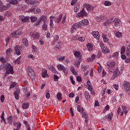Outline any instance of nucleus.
I'll return each instance as SVG.
<instances>
[{
	"label": "nucleus",
	"instance_id": "obj_1",
	"mask_svg": "<svg viewBox=\"0 0 130 130\" xmlns=\"http://www.w3.org/2000/svg\"><path fill=\"white\" fill-rule=\"evenodd\" d=\"M0 61H2V64L0 65V70H2L4 68L6 70V73L4 74V76L7 77V75L13 74L14 73L13 67L10 63H7L5 65V63L7 62L6 60L3 57L0 58Z\"/></svg>",
	"mask_w": 130,
	"mask_h": 130
},
{
	"label": "nucleus",
	"instance_id": "obj_2",
	"mask_svg": "<svg viewBox=\"0 0 130 130\" xmlns=\"http://www.w3.org/2000/svg\"><path fill=\"white\" fill-rule=\"evenodd\" d=\"M89 24V21L87 19H84L79 21L78 23H74L72 26L71 33L73 34L77 28H81L83 25H87Z\"/></svg>",
	"mask_w": 130,
	"mask_h": 130
},
{
	"label": "nucleus",
	"instance_id": "obj_3",
	"mask_svg": "<svg viewBox=\"0 0 130 130\" xmlns=\"http://www.w3.org/2000/svg\"><path fill=\"white\" fill-rule=\"evenodd\" d=\"M47 17L46 15L41 16L38 19V20L36 21L35 23H34V26H38L40 25L41 23L43 22V23L47 22Z\"/></svg>",
	"mask_w": 130,
	"mask_h": 130
},
{
	"label": "nucleus",
	"instance_id": "obj_4",
	"mask_svg": "<svg viewBox=\"0 0 130 130\" xmlns=\"http://www.w3.org/2000/svg\"><path fill=\"white\" fill-rule=\"evenodd\" d=\"M28 75L31 80L35 79V73L30 67H28Z\"/></svg>",
	"mask_w": 130,
	"mask_h": 130
},
{
	"label": "nucleus",
	"instance_id": "obj_5",
	"mask_svg": "<svg viewBox=\"0 0 130 130\" xmlns=\"http://www.w3.org/2000/svg\"><path fill=\"white\" fill-rule=\"evenodd\" d=\"M29 36L34 40H38L40 37V33L37 31H31L29 33Z\"/></svg>",
	"mask_w": 130,
	"mask_h": 130
},
{
	"label": "nucleus",
	"instance_id": "obj_6",
	"mask_svg": "<svg viewBox=\"0 0 130 130\" xmlns=\"http://www.w3.org/2000/svg\"><path fill=\"white\" fill-rule=\"evenodd\" d=\"M87 13L84 10V8H83L82 10L79 12L78 14L76 15V18H82L84 17H87Z\"/></svg>",
	"mask_w": 130,
	"mask_h": 130
},
{
	"label": "nucleus",
	"instance_id": "obj_7",
	"mask_svg": "<svg viewBox=\"0 0 130 130\" xmlns=\"http://www.w3.org/2000/svg\"><path fill=\"white\" fill-rule=\"evenodd\" d=\"M19 20L22 23H28L29 22L30 17L24 15H20L18 17Z\"/></svg>",
	"mask_w": 130,
	"mask_h": 130
},
{
	"label": "nucleus",
	"instance_id": "obj_8",
	"mask_svg": "<svg viewBox=\"0 0 130 130\" xmlns=\"http://www.w3.org/2000/svg\"><path fill=\"white\" fill-rule=\"evenodd\" d=\"M41 10L40 8H35V7H32L31 8L28 9L27 11V13H32L34 14H38L41 13Z\"/></svg>",
	"mask_w": 130,
	"mask_h": 130
},
{
	"label": "nucleus",
	"instance_id": "obj_9",
	"mask_svg": "<svg viewBox=\"0 0 130 130\" xmlns=\"http://www.w3.org/2000/svg\"><path fill=\"white\" fill-rule=\"evenodd\" d=\"M57 69L59 71H62L63 73L64 74H67L68 73V71L67 70L66 68L63 65L61 64H58L57 66Z\"/></svg>",
	"mask_w": 130,
	"mask_h": 130
},
{
	"label": "nucleus",
	"instance_id": "obj_10",
	"mask_svg": "<svg viewBox=\"0 0 130 130\" xmlns=\"http://www.w3.org/2000/svg\"><path fill=\"white\" fill-rule=\"evenodd\" d=\"M83 6L86 9L87 11H93L94 9V7L91 6L89 3H85Z\"/></svg>",
	"mask_w": 130,
	"mask_h": 130
},
{
	"label": "nucleus",
	"instance_id": "obj_11",
	"mask_svg": "<svg viewBox=\"0 0 130 130\" xmlns=\"http://www.w3.org/2000/svg\"><path fill=\"white\" fill-rule=\"evenodd\" d=\"M114 26L116 28L119 27L122 24V21L118 18H115L114 19Z\"/></svg>",
	"mask_w": 130,
	"mask_h": 130
},
{
	"label": "nucleus",
	"instance_id": "obj_12",
	"mask_svg": "<svg viewBox=\"0 0 130 130\" xmlns=\"http://www.w3.org/2000/svg\"><path fill=\"white\" fill-rule=\"evenodd\" d=\"M115 64V63L114 61H111L110 62V63L108 64V69L110 72H112V71L114 70Z\"/></svg>",
	"mask_w": 130,
	"mask_h": 130
},
{
	"label": "nucleus",
	"instance_id": "obj_13",
	"mask_svg": "<svg viewBox=\"0 0 130 130\" xmlns=\"http://www.w3.org/2000/svg\"><path fill=\"white\" fill-rule=\"evenodd\" d=\"M120 74V72L119 70V68H116V70L113 72V75L111 77L112 79H114L116 78L118 75H119Z\"/></svg>",
	"mask_w": 130,
	"mask_h": 130
},
{
	"label": "nucleus",
	"instance_id": "obj_14",
	"mask_svg": "<svg viewBox=\"0 0 130 130\" xmlns=\"http://www.w3.org/2000/svg\"><path fill=\"white\" fill-rule=\"evenodd\" d=\"M21 47L19 45H16L15 47L14 50H15L16 54L17 56H19L21 54Z\"/></svg>",
	"mask_w": 130,
	"mask_h": 130
},
{
	"label": "nucleus",
	"instance_id": "obj_15",
	"mask_svg": "<svg viewBox=\"0 0 130 130\" xmlns=\"http://www.w3.org/2000/svg\"><path fill=\"white\" fill-rule=\"evenodd\" d=\"M11 7V4H8L7 5L4 6L3 5L1 7H0V12H3L4 11H6L9 9Z\"/></svg>",
	"mask_w": 130,
	"mask_h": 130
},
{
	"label": "nucleus",
	"instance_id": "obj_16",
	"mask_svg": "<svg viewBox=\"0 0 130 130\" xmlns=\"http://www.w3.org/2000/svg\"><path fill=\"white\" fill-rule=\"evenodd\" d=\"M73 54L77 59H81V53L80 51L74 50L73 51Z\"/></svg>",
	"mask_w": 130,
	"mask_h": 130
},
{
	"label": "nucleus",
	"instance_id": "obj_17",
	"mask_svg": "<svg viewBox=\"0 0 130 130\" xmlns=\"http://www.w3.org/2000/svg\"><path fill=\"white\" fill-rule=\"evenodd\" d=\"M73 40H74V41H79L81 42H83L85 41V38H84L83 37H79L75 36V37H73Z\"/></svg>",
	"mask_w": 130,
	"mask_h": 130
},
{
	"label": "nucleus",
	"instance_id": "obj_18",
	"mask_svg": "<svg viewBox=\"0 0 130 130\" xmlns=\"http://www.w3.org/2000/svg\"><path fill=\"white\" fill-rule=\"evenodd\" d=\"M92 35L93 37L96 39L97 40H100V34L98 31H93L92 32Z\"/></svg>",
	"mask_w": 130,
	"mask_h": 130
},
{
	"label": "nucleus",
	"instance_id": "obj_19",
	"mask_svg": "<svg viewBox=\"0 0 130 130\" xmlns=\"http://www.w3.org/2000/svg\"><path fill=\"white\" fill-rule=\"evenodd\" d=\"M124 87L125 91L128 92L130 91V84L128 82H125L124 84Z\"/></svg>",
	"mask_w": 130,
	"mask_h": 130
},
{
	"label": "nucleus",
	"instance_id": "obj_20",
	"mask_svg": "<svg viewBox=\"0 0 130 130\" xmlns=\"http://www.w3.org/2000/svg\"><path fill=\"white\" fill-rule=\"evenodd\" d=\"M113 117V113H109L108 115H106L105 118L107 119L108 121H111L112 120Z\"/></svg>",
	"mask_w": 130,
	"mask_h": 130
},
{
	"label": "nucleus",
	"instance_id": "obj_21",
	"mask_svg": "<svg viewBox=\"0 0 130 130\" xmlns=\"http://www.w3.org/2000/svg\"><path fill=\"white\" fill-rule=\"evenodd\" d=\"M102 49V52L103 53L105 54H108L110 52V49L106 46H105L104 48H103Z\"/></svg>",
	"mask_w": 130,
	"mask_h": 130
},
{
	"label": "nucleus",
	"instance_id": "obj_22",
	"mask_svg": "<svg viewBox=\"0 0 130 130\" xmlns=\"http://www.w3.org/2000/svg\"><path fill=\"white\" fill-rule=\"evenodd\" d=\"M19 93L20 90L19 89H17L16 91H14V94L15 95V99L17 100H18L19 99Z\"/></svg>",
	"mask_w": 130,
	"mask_h": 130
},
{
	"label": "nucleus",
	"instance_id": "obj_23",
	"mask_svg": "<svg viewBox=\"0 0 130 130\" xmlns=\"http://www.w3.org/2000/svg\"><path fill=\"white\" fill-rule=\"evenodd\" d=\"M48 25V21L43 22V24L42 25V29L44 31H46L47 30Z\"/></svg>",
	"mask_w": 130,
	"mask_h": 130
},
{
	"label": "nucleus",
	"instance_id": "obj_24",
	"mask_svg": "<svg viewBox=\"0 0 130 130\" xmlns=\"http://www.w3.org/2000/svg\"><path fill=\"white\" fill-rule=\"evenodd\" d=\"M25 3L28 5H35L36 4L35 0H25Z\"/></svg>",
	"mask_w": 130,
	"mask_h": 130
},
{
	"label": "nucleus",
	"instance_id": "obj_25",
	"mask_svg": "<svg viewBox=\"0 0 130 130\" xmlns=\"http://www.w3.org/2000/svg\"><path fill=\"white\" fill-rule=\"evenodd\" d=\"M84 97H85V99L87 101H88V100H90V95L88 91H85V92H84Z\"/></svg>",
	"mask_w": 130,
	"mask_h": 130
},
{
	"label": "nucleus",
	"instance_id": "obj_26",
	"mask_svg": "<svg viewBox=\"0 0 130 130\" xmlns=\"http://www.w3.org/2000/svg\"><path fill=\"white\" fill-rule=\"evenodd\" d=\"M49 70L50 71H51L54 74H58L57 71H56V70L55 69V68L53 66H50L49 68Z\"/></svg>",
	"mask_w": 130,
	"mask_h": 130
},
{
	"label": "nucleus",
	"instance_id": "obj_27",
	"mask_svg": "<svg viewBox=\"0 0 130 130\" xmlns=\"http://www.w3.org/2000/svg\"><path fill=\"white\" fill-rule=\"evenodd\" d=\"M81 61H82V59H78L77 61H76L74 63V65L75 66V67L77 68H79Z\"/></svg>",
	"mask_w": 130,
	"mask_h": 130
},
{
	"label": "nucleus",
	"instance_id": "obj_28",
	"mask_svg": "<svg viewBox=\"0 0 130 130\" xmlns=\"http://www.w3.org/2000/svg\"><path fill=\"white\" fill-rule=\"evenodd\" d=\"M54 18V17L53 16H50V23H49V25L51 28H53L54 26V24H53V19Z\"/></svg>",
	"mask_w": 130,
	"mask_h": 130
},
{
	"label": "nucleus",
	"instance_id": "obj_29",
	"mask_svg": "<svg viewBox=\"0 0 130 130\" xmlns=\"http://www.w3.org/2000/svg\"><path fill=\"white\" fill-rule=\"evenodd\" d=\"M47 74V71L45 69H42V72L41 73L42 77L43 78H45L46 76V74Z\"/></svg>",
	"mask_w": 130,
	"mask_h": 130
},
{
	"label": "nucleus",
	"instance_id": "obj_30",
	"mask_svg": "<svg viewBox=\"0 0 130 130\" xmlns=\"http://www.w3.org/2000/svg\"><path fill=\"white\" fill-rule=\"evenodd\" d=\"M30 20L31 23H35L37 21L38 17L37 16H31L30 17Z\"/></svg>",
	"mask_w": 130,
	"mask_h": 130
},
{
	"label": "nucleus",
	"instance_id": "obj_31",
	"mask_svg": "<svg viewBox=\"0 0 130 130\" xmlns=\"http://www.w3.org/2000/svg\"><path fill=\"white\" fill-rule=\"evenodd\" d=\"M87 85L88 90H91L92 88V86L90 80L87 81Z\"/></svg>",
	"mask_w": 130,
	"mask_h": 130
},
{
	"label": "nucleus",
	"instance_id": "obj_32",
	"mask_svg": "<svg viewBox=\"0 0 130 130\" xmlns=\"http://www.w3.org/2000/svg\"><path fill=\"white\" fill-rule=\"evenodd\" d=\"M65 59L64 56L58 55L56 56V59L58 61H62Z\"/></svg>",
	"mask_w": 130,
	"mask_h": 130
},
{
	"label": "nucleus",
	"instance_id": "obj_33",
	"mask_svg": "<svg viewBox=\"0 0 130 130\" xmlns=\"http://www.w3.org/2000/svg\"><path fill=\"white\" fill-rule=\"evenodd\" d=\"M102 38L104 43H108L109 42V39L107 38L106 35L103 34Z\"/></svg>",
	"mask_w": 130,
	"mask_h": 130
},
{
	"label": "nucleus",
	"instance_id": "obj_34",
	"mask_svg": "<svg viewBox=\"0 0 130 130\" xmlns=\"http://www.w3.org/2000/svg\"><path fill=\"white\" fill-rule=\"evenodd\" d=\"M10 37L11 38H15V39H18L19 36L16 35V31L11 33Z\"/></svg>",
	"mask_w": 130,
	"mask_h": 130
},
{
	"label": "nucleus",
	"instance_id": "obj_35",
	"mask_svg": "<svg viewBox=\"0 0 130 130\" xmlns=\"http://www.w3.org/2000/svg\"><path fill=\"white\" fill-rule=\"evenodd\" d=\"M104 5L106 7H109L111 6L112 3L109 1H105L104 2Z\"/></svg>",
	"mask_w": 130,
	"mask_h": 130
},
{
	"label": "nucleus",
	"instance_id": "obj_36",
	"mask_svg": "<svg viewBox=\"0 0 130 130\" xmlns=\"http://www.w3.org/2000/svg\"><path fill=\"white\" fill-rule=\"evenodd\" d=\"M87 48L89 51H92L93 50V46L91 43H87Z\"/></svg>",
	"mask_w": 130,
	"mask_h": 130
},
{
	"label": "nucleus",
	"instance_id": "obj_37",
	"mask_svg": "<svg viewBox=\"0 0 130 130\" xmlns=\"http://www.w3.org/2000/svg\"><path fill=\"white\" fill-rule=\"evenodd\" d=\"M58 39H59V36L55 35L54 36V41L52 42V45H54L55 44V42L58 41Z\"/></svg>",
	"mask_w": 130,
	"mask_h": 130
},
{
	"label": "nucleus",
	"instance_id": "obj_38",
	"mask_svg": "<svg viewBox=\"0 0 130 130\" xmlns=\"http://www.w3.org/2000/svg\"><path fill=\"white\" fill-rule=\"evenodd\" d=\"M79 9H80V4H76V6L74 7V12H77L79 11Z\"/></svg>",
	"mask_w": 130,
	"mask_h": 130
},
{
	"label": "nucleus",
	"instance_id": "obj_39",
	"mask_svg": "<svg viewBox=\"0 0 130 130\" xmlns=\"http://www.w3.org/2000/svg\"><path fill=\"white\" fill-rule=\"evenodd\" d=\"M22 107L23 109H27L29 107L28 103H25V104H22Z\"/></svg>",
	"mask_w": 130,
	"mask_h": 130
},
{
	"label": "nucleus",
	"instance_id": "obj_40",
	"mask_svg": "<svg viewBox=\"0 0 130 130\" xmlns=\"http://www.w3.org/2000/svg\"><path fill=\"white\" fill-rule=\"evenodd\" d=\"M22 43L23 44L26 46L27 47L28 46V42L26 38H24L22 40Z\"/></svg>",
	"mask_w": 130,
	"mask_h": 130
},
{
	"label": "nucleus",
	"instance_id": "obj_41",
	"mask_svg": "<svg viewBox=\"0 0 130 130\" xmlns=\"http://www.w3.org/2000/svg\"><path fill=\"white\" fill-rule=\"evenodd\" d=\"M77 111L80 113H82L84 112V109L81 107V106H77Z\"/></svg>",
	"mask_w": 130,
	"mask_h": 130
},
{
	"label": "nucleus",
	"instance_id": "obj_42",
	"mask_svg": "<svg viewBox=\"0 0 130 130\" xmlns=\"http://www.w3.org/2000/svg\"><path fill=\"white\" fill-rule=\"evenodd\" d=\"M62 14H60L59 15L58 18L56 19V22L57 23H59L61 21V19H62Z\"/></svg>",
	"mask_w": 130,
	"mask_h": 130
},
{
	"label": "nucleus",
	"instance_id": "obj_43",
	"mask_svg": "<svg viewBox=\"0 0 130 130\" xmlns=\"http://www.w3.org/2000/svg\"><path fill=\"white\" fill-rule=\"evenodd\" d=\"M18 3V1L17 0H12L10 2L9 4L15 5H17Z\"/></svg>",
	"mask_w": 130,
	"mask_h": 130
},
{
	"label": "nucleus",
	"instance_id": "obj_44",
	"mask_svg": "<svg viewBox=\"0 0 130 130\" xmlns=\"http://www.w3.org/2000/svg\"><path fill=\"white\" fill-rule=\"evenodd\" d=\"M71 72L74 75H77V72L75 71V69L74 67V66H71V69H70Z\"/></svg>",
	"mask_w": 130,
	"mask_h": 130
},
{
	"label": "nucleus",
	"instance_id": "obj_45",
	"mask_svg": "<svg viewBox=\"0 0 130 130\" xmlns=\"http://www.w3.org/2000/svg\"><path fill=\"white\" fill-rule=\"evenodd\" d=\"M4 115H5V114H4V112H2V115H1V122H2V121H3L4 123L5 124H6V119H5L4 118Z\"/></svg>",
	"mask_w": 130,
	"mask_h": 130
},
{
	"label": "nucleus",
	"instance_id": "obj_46",
	"mask_svg": "<svg viewBox=\"0 0 130 130\" xmlns=\"http://www.w3.org/2000/svg\"><path fill=\"white\" fill-rule=\"evenodd\" d=\"M126 55L128 57H130V46L127 47Z\"/></svg>",
	"mask_w": 130,
	"mask_h": 130
},
{
	"label": "nucleus",
	"instance_id": "obj_47",
	"mask_svg": "<svg viewBox=\"0 0 130 130\" xmlns=\"http://www.w3.org/2000/svg\"><path fill=\"white\" fill-rule=\"evenodd\" d=\"M13 116H9L8 118H7V121L9 122V123H12L13 122Z\"/></svg>",
	"mask_w": 130,
	"mask_h": 130
},
{
	"label": "nucleus",
	"instance_id": "obj_48",
	"mask_svg": "<svg viewBox=\"0 0 130 130\" xmlns=\"http://www.w3.org/2000/svg\"><path fill=\"white\" fill-rule=\"evenodd\" d=\"M12 52V49L9 48L6 50V55H9Z\"/></svg>",
	"mask_w": 130,
	"mask_h": 130
},
{
	"label": "nucleus",
	"instance_id": "obj_49",
	"mask_svg": "<svg viewBox=\"0 0 130 130\" xmlns=\"http://www.w3.org/2000/svg\"><path fill=\"white\" fill-rule=\"evenodd\" d=\"M15 32H16V34L17 35V36H20L22 35H23L22 31L20 30H16Z\"/></svg>",
	"mask_w": 130,
	"mask_h": 130
},
{
	"label": "nucleus",
	"instance_id": "obj_50",
	"mask_svg": "<svg viewBox=\"0 0 130 130\" xmlns=\"http://www.w3.org/2000/svg\"><path fill=\"white\" fill-rule=\"evenodd\" d=\"M115 36L118 38H121L122 37V33L121 32L118 31L116 33Z\"/></svg>",
	"mask_w": 130,
	"mask_h": 130
},
{
	"label": "nucleus",
	"instance_id": "obj_51",
	"mask_svg": "<svg viewBox=\"0 0 130 130\" xmlns=\"http://www.w3.org/2000/svg\"><path fill=\"white\" fill-rule=\"evenodd\" d=\"M118 56H119V52H115L112 55V57L115 58H117Z\"/></svg>",
	"mask_w": 130,
	"mask_h": 130
},
{
	"label": "nucleus",
	"instance_id": "obj_52",
	"mask_svg": "<svg viewBox=\"0 0 130 130\" xmlns=\"http://www.w3.org/2000/svg\"><path fill=\"white\" fill-rule=\"evenodd\" d=\"M110 24L113 23L114 22V19L113 17H111L110 18L107 20Z\"/></svg>",
	"mask_w": 130,
	"mask_h": 130
},
{
	"label": "nucleus",
	"instance_id": "obj_53",
	"mask_svg": "<svg viewBox=\"0 0 130 130\" xmlns=\"http://www.w3.org/2000/svg\"><path fill=\"white\" fill-rule=\"evenodd\" d=\"M50 98V94L49 93V90H47L46 91V98L47 99H49Z\"/></svg>",
	"mask_w": 130,
	"mask_h": 130
},
{
	"label": "nucleus",
	"instance_id": "obj_54",
	"mask_svg": "<svg viewBox=\"0 0 130 130\" xmlns=\"http://www.w3.org/2000/svg\"><path fill=\"white\" fill-rule=\"evenodd\" d=\"M55 48L57 49V50H59L61 49V46L60 43H58V44H57L56 45H55Z\"/></svg>",
	"mask_w": 130,
	"mask_h": 130
},
{
	"label": "nucleus",
	"instance_id": "obj_55",
	"mask_svg": "<svg viewBox=\"0 0 130 130\" xmlns=\"http://www.w3.org/2000/svg\"><path fill=\"white\" fill-rule=\"evenodd\" d=\"M101 19V21L103 22L105 20H106L107 19V16L105 15H101L100 16Z\"/></svg>",
	"mask_w": 130,
	"mask_h": 130
},
{
	"label": "nucleus",
	"instance_id": "obj_56",
	"mask_svg": "<svg viewBox=\"0 0 130 130\" xmlns=\"http://www.w3.org/2000/svg\"><path fill=\"white\" fill-rule=\"evenodd\" d=\"M125 51V47L124 46H122L121 48L120 53L121 54H123Z\"/></svg>",
	"mask_w": 130,
	"mask_h": 130
},
{
	"label": "nucleus",
	"instance_id": "obj_57",
	"mask_svg": "<svg viewBox=\"0 0 130 130\" xmlns=\"http://www.w3.org/2000/svg\"><path fill=\"white\" fill-rule=\"evenodd\" d=\"M56 97H57V99L58 100H61V99H62V97H61V93L59 92L56 95Z\"/></svg>",
	"mask_w": 130,
	"mask_h": 130
},
{
	"label": "nucleus",
	"instance_id": "obj_58",
	"mask_svg": "<svg viewBox=\"0 0 130 130\" xmlns=\"http://www.w3.org/2000/svg\"><path fill=\"white\" fill-rule=\"evenodd\" d=\"M95 19L96 22H102L101 16H96Z\"/></svg>",
	"mask_w": 130,
	"mask_h": 130
},
{
	"label": "nucleus",
	"instance_id": "obj_59",
	"mask_svg": "<svg viewBox=\"0 0 130 130\" xmlns=\"http://www.w3.org/2000/svg\"><path fill=\"white\" fill-rule=\"evenodd\" d=\"M39 43L40 44L41 46H43L44 44V42L42 38H40L39 40Z\"/></svg>",
	"mask_w": 130,
	"mask_h": 130
},
{
	"label": "nucleus",
	"instance_id": "obj_60",
	"mask_svg": "<svg viewBox=\"0 0 130 130\" xmlns=\"http://www.w3.org/2000/svg\"><path fill=\"white\" fill-rule=\"evenodd\" d=\"M27 57L28 58L31 59L32 60H35V56L31 54H30L29 55H28Z\"/></svg>",
	"mask_w": 130,
	"mask_h": 130
},
{
	"label": "nucleus",
	"instance_id": "obj_61",
	"mask_svg": "<svg viewBox=\"0 0 130 130\" xmlns=\"http://www.w3.org/2000/svg\"><path fill=\"white\" fill-rule=\"evenodd\" d=\"M0 100H1L2 103L4 102L5 100V95L4 94L1 95V97L0 98Z\"/></svg>",
	"mask_w": 130,
	"mask_h": 130
},
{
	"label": "nucleus",
	"instance_id": "obj_62",
	"mask_svg": "<svg viewBox=\"0 0 130 130\" xmlns=\"http://www.w3.org/2000/svg\"><path fill=\"white\" fill-rule=\"evenodd\" d=\"M53 76H54V81H57L59 79V77H58V76L56 75H54Z\"/></svg>",
	"mask_w": 130,
	"mask_h": 130
},
{
	"label": "nucleus",
	"instance_id": "obj_63",
	"mask_svg": "<svg viewBox=\"0 0 130 130\" xmlns=\"http://www.w3.org/2000/svg\"><path fill=\"white\" fill-rule=\"evenodd\" d=\"M104 25L105 26H109L110 25V23L109 22V21H108V20H107L104 23Z\"/></svg>",
	"mask_w": 130,
	"mask_h": 130
},
{
	"label": "nucleus",
	"instance_id": "obj_64",
	"mask_svg": "<svg viewBox=\"0 0 130 130\" xmlns=\"http://www.w3.org/2000/svg\"><path fill=\"white\" fill-rule=\"evenodd\" d=\"M88 67L87 66H82L81 68L82 71L85 72L86 70H87Z\"/></svg>",
	"mask_w": 130,
	"mask_h": 130
}]
</instances>
